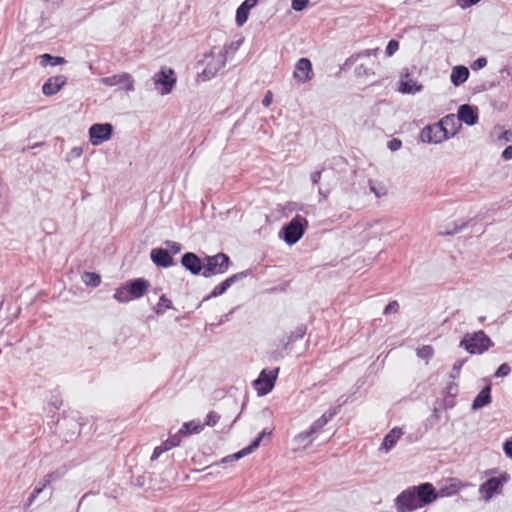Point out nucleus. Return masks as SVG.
<instances>
[{"mask_svg": "<svg viewBox=\"0 0 512 512\" xmlns=\"http://www.w3.org/2000/svg\"><path fill=\"white\" fill-rule=\"evenodd\" d=\"M492 345L493 342L483 331L472 334L468 333L460 342V347L464 348L470 354H482Z\"/></svg>", "mask_w": 512, "mask_h": 512, "instance_id": "obj_1", "label": "nucleus"}, {"mask_svg": "<svg viewBox=\"0 0 512 512\" xmlns=\"http://www.w3.org/2000/svg\"><path fill=\"white\" fill-rule=\"evenodd\" d=\"M203 265L202 276L209 278L214 275L224 274L229 269L230 258L224 253L206 256L203 259Z\"/></svg>", "mask_w": 512, "mask_h": 512, "instance_id": "obj_2", "label": "nucleus"}, {"mask_svg": "<svg viewBox=\"0 0 512 512\" xmlns=\"http://www.w3.org/2000/svg\"><path fill=\"white\" fill-rule=\"evenodd\" d=\"M307 226L308 221L304 217L296 215L282 228L281 233L283 234L284 241L289 245L295 244L301 239Z\"/></svg>", "mask_w": 512, "mask_h": 512, "instance_id": "obj_3", "label": "nucleus"}, {"mask_svg": "<svg viewBox=\"0 0 512 512\" xmlns=\"http://www.w3.org/2000/svg\"><path fill=\"white\" fill-rule=\"evenodd\" d=\"M204 61L206 66L199 74V77H201L203 81H206L213 78L225 66L226 56L225 53L215 54L211 51L209 54L205 55Z\"/></svg>", "mask_w": 512, "mask_h": 512, "instance_id": "obj_4", "label": "nucleus"}, {"mask_svg": "<svg viewBox=\"0 0 512 512\" xmlns=\"http://www.w3.org/2000/svg\"><path fill=\"white\" fill-rule=\"evenodd\" d=\"M175 72L172 68L162 67L159 72L153 76V82L156 89H159L161 95L169 94L176 84Z\"/></svg>", "mask_w": 512, "mask_h": 512, "instance_id": "obj_5", "label": "nucleus"}, {"mask_svg": "<svg viewBox=\"0 0 512 512\" xmlns=\"http://www.w3.org/2000/svg\"><path fill=\"white\" fill-rule=\"evenodd\" d=\"M454 134L455 131H446L441 125L436 123L422 129L420 132V140L424 143H441Z\"/></svg>", "mask_w": 512, "mask_h": 512, "instance_id": "obj_6", "label": "nucleus"}, {"mask_svg": "<svg viewBox=\"0 0 512 512\" xmlns=\"http://www.w3.org/2000/svg\"><path fill=\"white\" fill-rule=\"evenodd\" d=\"M113 126L110 123H97L89 128V138L92 145L97 146L112 137Z\"/></svg>", "mask_w": 512, "mask_h": 512, "instance_id": "obj_7", "label": "nucleus"}, {"mask_svg": "<svg viewBox=\"0 0 512 512\" xmlns=\"http://www.w3.org/2000/svg\"><path fill=\"white\" fill-rule=\"evenodd\" d=\"M279 369L270 370L267 372L263 370L259 377L254 381V387L258 392V395L263 396L268 394L274 387L277 379Z\"/></svg>", "mask_w": 512, "mask_h": 512, "instance_id": "obj_8", "label": "nucleus"}, {"mask_svg": "<svg viewBox=\"0 0 512 512\" xmlns=\"http://www.w3.org/2000/svg\"><path fill=\"white\" fill-rule=\"evenodd\" d=\"M507 474H502L499 477H492L480 485L479 492L485 501L490 500L494 494L499 493L501 487L508 480Z\"/></svg>", "mask_w": 512, "mask_h": 512, "instance_id": "obj_9", "label": "nucleus"}, {"mask_svg": "<svg viewBox=\"0 0 512 512\" xmlns=\"http://www.w3.org/2000/svg\"><path fill=\"white\" fill-rule=\"evenodd\" d=\"M396 507L398 512H411L420 508L418 498H416L415 489H408L403 491L396 498Z\"/></svg>", "mask_w": 512, "mask_h": 512, "instance_id": "obj_10", "label": "nucleus"}, {"mask_svg": "<svg viewBox=\"0 0 512 512\" xmlns=\"http://www.w3.org/2000/svg\"><path fill=\"white\" fill-rule=\"evenodd\" d=\"M272 434V430H267V429H264L260 434L259 436L247 447L243 448L242 450H240L239 452L237 453H234L232 455H229L227 457H224L221 462L222 463H226V462H229V461H235V460H239L240 458L250 454L251 452H253L255 449H257L262 441V439L265 437V436H269Z\"/></svg>", "mask_w": 512, "mask_h": 512, "instance_id": "obj_11", "label": "nucleus"}, {"mask_svg": "<svg viewBox=\"0 0 512 512\" xmlns=\"http://www.w3.org/2000/svg\"><path fill=\"white\" fill-rule=\"evenodd\" d=\"M313 70L311 61L307 58H301L295 65L293 77L301 83H305L312 79Z\"/></svg>", "mask_w": 512, "mask_h": 512, "instance_id": "obj_12", "label": "nucleus"}, {"mask_svg": "<svg viewBox=\"0 0 512 512\" xmlns=\"http://www.w3.org/2000/svg\"><path fill=\"white\" fill-rule=\"evenodd\" d=\"M247 275H248L247 271H242V272H239L237 274H234V275L228 277L222 283H220L219 285L215 286L214 289L212 290V292L207 297H205L204 300H208L210 298H214V297H218V296L222 295L235 282H237L238 280H241V279L247 277Z\"/></svg>", "mask_w": 512, "mask_h": 512, "instance_id": "obj_13", "label": "nucleus"}, {"mask_svg": "<svg viewBox=\"0 0 512 512\" xmlns=\"http://www.w3.org/2000/svg\"><path fill=\"white\" fill-rule=\"evenodd\" d=\"M415 489L416 498H418V503L420 505V508L432 503L436 500L437 494L435 493V489L432 484L430 483H424L419 485Z\"/></svg>", "mask_w": 512, "mask_h": 512, "instance_id": "obj_14", "label": "nucleus"}, {"mask_svg": "<svg viewBox=\"0 0 512 512\" xmlns=\"http://www.w3.org/2000/svg\"><path fill=\"white\" fill-rule=\"evenodd\" d=\"M101 82L106 86H116V85H122L123 89L126 91H132L134 90V81L130 74L128 73H122L118 75H113L109 77H104L101 79Z\"/></svg>", "mask_w": 512, "mask_h": 512, "instance_id": "obj_15", "label": "nucleus"}, {"mask_svg": "<svg viewBox=\"0 0 512 512\" xmlns=\"http://www.w3.org/2000/svg\"><path fill=\"white\" fill-rule=\"evenodd\" d=\"M181 264L193 275L202 274L203 272V260H201L195 253H185L181 258Z\"/></svg>", "mask_w": 512, "mask_h": 512, "instance_id": "obj_16", "label": "nucleus"}, {"mask_svg": "<svg viewBox=\"0 0 512 512\" xmlns=\"http://www.w3.org/2000/svg\"><path fill=\"white\" fill-rule=\"evenodd\" d=\"M67 83L65 75H56L50 77L42 86V92L45 96H52L58 93L62 87Z\"/></svg>", "mask_w": 512, "mask_h": 512, "instance_id": "obj_17", "label": "nucleus"}, {"mask_svg": "<svg viewBox=\"0 0 512 512\" xmlns=\"http://www.w3.org/2000/svg\"><path fill=\"white\" fill-rule=\"evenodd\" d=\"M458 120L472 126L478 121V111L476 107L469 104H463L458 109Z\"/></svg>", "mask_w": 512, "mask_h": 512, "instance_id": "obj_18", "label": "nucleus"}, {"mask_svg": "<svg viewBox=\"0 0 512 512\" xmlns=\"http://www.w3.org/2000/svg\"><path fill=\"white\" fill-rule=\"evenodd\" d=\"M151 260L154 264L159 267H170L173 265V258L169 254V252L162 248L152 249L150 253Z\"/></svg>", "mask_w": 512, "mask_h": 512, "instance_id": "obj_19", "label": "nucleus"}, {"mask_svg": "<svg viewBox=\"0 0 512 512\" xmlns=\"http://www.w3.org/2000/svg\"><path fill=\"white\" fill-rule=\"evenodd\" d=\"M127 286L132 299L140 298L147 292L149 282L143 278H137L130 281Z\"/></svg>", "mask_w": 512, "mask_h": 512, "instance_id": "obj_20", "label": "nucleus"}, {"mask_svg": "<svg viewBox=\"0 0 512 512\" xmlns=\"http://www.w3.org/2000/svg\"><path fill=\"white\" fill-rule=\"evenodd\" d=\"M422 85L418 84L408 73L402 76L400 80L399 91L404 94H415L422 90Z\"/></svg>", "mask_w": 512, "mask_h": 512, "instance_id": "obj_21", "label": "nucleus"}, {"mask_svg": "<svg viewBox=\"0 0 512 512\" xmlns=\"http://www.w3.org/2000/svg\"><path fill=\"white\" fill-rule=\"evenodd\" d=\"M491 402V387L488 385L484 387L479 394L475 397L472 403V409L478 410Z\"/></svg>", "mask_w": 512, "mask_h": 512, "instance_id": "obj_22", "label": "nucleus"}, {"mask_svg": "<svg viewBox=\"0 0 512 512\" xmlns=\"http://www.w3.org/2000/svg\"><path fill=\"white\" fill-rule=\"evenodd\" d=\"M469 77V70L465 66H455L452 69L450 79L454 86L463 84Z\"/></svg>", "mask_w": 512, "mask_h": 512, "instance_id": "obj_23", "label": "nucleus"}, {"mask_svg": "<svg viewBox=\"0 0 512 512\" xmlns=\"http://www.w3.org/2000/svg\"><path fill=\"white\" fill-rule=\"evenodd\" d=\"M336 414V410H329L325 412L320 418L315 420L309 427L310 433L313 435L318 433Z\"/></svg>", "mask_w": 512, "mask_h": 512, "instance_id": "obj_24", "label": "nucleus"}, {"mask_svg": "<svg viewBox=\"0 0 512 512\" xmlns=\"http://www.w3.org/2000/svg\"><path fill=\"white\" fill-rule=\"evenodd\" d=\"M403 435V431L400 428H394L392 429L383 439L382 447L385 450H390L392 447L395 446L397 441L400 439V437Z\"/></svg>", "mask_w": 512, "mask_h": 512, "instance_id": "obj_25", "label": "nucleus"}, {"mask_svg": "<svg viewBox=\"0 0 512 512\" xmlns=\"http://www.w3.org/2000/svg\"><path fill=\"white\" fill-rule=\"evenodd\" d=\"M313 434L309 430L298 433L294 438L293 442L297 445V449H306L313 442Z\"/></svg>", "mask_w": 512, "mask_h": 512, "instance_id": "obj_26", "label": "nucleus"}, {"mask_svg": "<svg viewBox=\"0 0 512 512\" xmlns=\"http://www.w3.org/2000/svg\"><path fill=\"white\" fill-rule=\"evenodd\" d=\"M39 58H40V65L43 67H46L48 65L57 66V65H62L64 63H66L65 58L60 57V56H52L47 53L41 55Z\"/></svg>", "mask_w": 512, "mask_h": 512, "instance_id": "obj_27", "label": "nucleus"}, {"mask_svg": "<svg viewBox=\"0 0 512 512\" xmlns=\"http://www.w3.org/2000/svg\"><path fill=\"white\" fill-rule=\"evenodd\" d=\"M204 425L201 424L199 421H190L186 422L182 425L180 429V434H184L185 436L192 434V433H199L203 429Z\"/></svg>", "mask_w": 512, "mask_h": 512, "instance_id": "obj_28", "label": "nucleus"}, {"mask_svg": "<svg viewBox=\"0 0 512 512\" xmlns=\"http://www.w3.org/2000/svg\"><path fill=\"white\" fill-rule=\"evenodd\" d=\"M81 280L86 286L91 287H98L101 283L100 275L94 272H84L81 276Z\"/></svg>", "mask_w": 512, "mask_h": 512, "instance_id": "obj_29", "label": "nucleus"}, {"mask_svg": "<svg viewBox=\"0 0 512 512\" xmlns=\"http://www.w3.org/2000/svg\"><path fill=\"white\" fill-rule=\"evenodd\" d=\"M57 478V476L53 473L47 474L44 479L39 483L40 487H36L34 489V499L38 494L45 491L48 486L51 484L52 481H54Z\"/></svg>", "mask_w": 512, "mask_h": 512, "instance_id": "obj_30", "label": "nucleus"}, {"mask_svg": "<svg viewBox=\"0 0 512 512\" xmlns=\"http://www.w3.org/2000/svg\"><path fill=\"white\" fill-rule=\"evenodd\" d=\"M114 298L121 303L129 302L132 300L128 286L116 289Z\"/></svg>", "mask_w": 512, "mask_h": 512, "instance_id": "obj_31", "label": "nucleus"}, {"mask_svg": "<svg viewBox=\"0 0 512 512\" xmlns=\"http://www.w3.org/2000/svg\"><path fill=\"white\" fill-rule=\"evenodd\" d=\"M174 446L172 445L171 441H169L168 439L166 441H164L160 446H157L154 451H153V454L151 456V460H156L162 453L172 449Z\"/></svg>", "mask_w": 512, "mask_h": 512, "instance_id": "obj_32", "label": "nucleus"}, {"mask_svg": "<svg viewBox=\"0 0 512 512\" xmlns=\"http://www.w3.org/2000/svg\"><path fill=\"white\" fill-rule=\"evenodd\" d=\"M455 116L453 114H450V115H446L445 117H443L440 122H438L439 125H441L444 130L446 131H455L456 130L454 129V125H455Z\"/></svg>", "mask_w": 512, "mask_h": 512, "instance_id": "obj_33", "label": "nucleus"}, {"mask_svg": "<svg viewBox=\"0 0 512 512\" xmlns=\"http://www.w3.org/2000/svg\"><path fill=\"white\" fill-rule=\"evenodd\" d=\"M249 12L246 8H244L243 6H239L237 8V11H236V23L238 26H243L247 19H248V16H249Z\"/></svg>", "mask_w": 512, "mask_h": 512, "instance_id": "obj_34", "label": "nucleus"}, {"mask_svg": "<svg viewBox=\"0 0 512 512\" xmlns=\"http://www.w3.org/2000/svg\"><path fill=\"white\" fill-rule=\"evenodd\" d=\"M434 354V350L430 345H424L417 349V356L421 359L429 360Z\"/></svg>", "mask_w": 512, "mask_h": 512, "instance_id": "obj_35", "label": "nucleus"}, {"mask_svg": "<svg viewBox=\"0 0 512 512\" xmlns=\"http://www.w3.org/2000/svg\"><path fill=\"white\" fill-rule=\"evenodd\" d=\"M172 302L166 298L165 295H162L160 297L159 303L157 304L156 313L161 314L164 312L165 309L171 308Z\"/></svg>", "mask_w": 512, "mask_h": 512, "instance_id": "obj_36", "label": "nucleus"}, {"mask_svg": "<svg viewBox=\"0 0 512 512\" xmlns=\"http://www.w3.org/2000/svg\"><path fill=\"white\" fill-rule=\"evenodd\" d=\"M306 333V327L304 325L298 326L289 336V341L293 342L297 339H301Z\"/></svg>", "mask_w": 512, "mask_h": 512, "instance_id": "obj_37", "label": "nucleus"}, {"mask_svg": "<svg viewBox=\"0 0 512 512\" xmlns=\"http://www.w3.org/2000/svg\"><path fill=\"white\" fill-rule=\"evenodd\" d=\"M398 48L399 42L397 40L392 39L388 42L385 53L388 57H390L398 50Z\"/></svg>", "mask_w": 512, "mask_h": 512, "instance_id": "obj_38", "label": "nucleus"}, {"mask_svg": "<svg viewBox=\"0 0 512 512\" xmlns=\"http://www.w3.org/2000/svg\"><path fill=\"white\" fill-rule=\"evenodd\" d=\"M510 371H511L510 366L506 363H503L498 367L494 376L495 377H505V376L509 375Z\"/></svg>", "mask_w": 512, "mask_h": 512, "instance_id": "obj_39", "label": "nucleus"}, {"mask_svg": "<svg viewBox=\"0 0 512 512\" xmlns=\"http://www.w3.org/2000/svg\"><path fill=\"white\" fill-rule=\"evenodd\" d=\"M220 419V416L214 412V411H211L210 413H208L207 417H206V421H205V424L204 425H207V426H214L217 424V422L219 421Z\"/></svg>", "mask_w": 512, "mask_h": 512, "instance_id": "obj_40", "label": "nucleus"}, {"mask_svg": "<svg viewBox=\"0 0 512 512\" xmlns=\"http://www.w3.org/2000/svg\"><path fill=\"white\" fill-rule=\"evenodd\" d=\"M309 0H292V8L295 11H302L307 7Z\"/></svg>", "mask_w": 512, "mask_h": 512, "instance_id": "obj_41", "label": "nucleus"}, {"mask_svg": "<svg viewBox=\"0 0 512 512\" xmlns=\"http://www.w3.org/2000/svg\"><path fill=\"white\" fill-rule=\"evenodd\" d=\"M165 245L171 250L172 253L177 254L182 250V245L178 242L167 240Z\"/></svg>", "mask_w": 512, "mask_h": 512, "instance_id": "obj_42", "label": "nucleus"}, {"mask_svg": "<svg viewBox=\"0 0 512 512\" xmlns=\"http://www.w3.org/2000/svg\"><path fill=\"white\" fill-rule=\"evenodd\" d=\"M487 65V59L485 57H480L476 59L473 64L471 65V68L473 70H479L484 68Z\"/></svg>", "mask_w": 512, "mask_h": 512, "instance_id": "obj_43", "label": "nucleus"}, {"mask_svg": "<svg viewBox=\"0 0 512 512\" xmlns=\"http://www.w3.org/2000/svg\"><path fill=\"white\" fill-rule=\"evenodd\" d=\"M464 362H465L464 360H457V361L454 363L453 368H452V372H451V374H450V376H451L452 378H456V377L459 375L460 370H461V368H462V366H463Z\"/></svg>", "mask_w": 512, "mask_h": 512, "instance_id": "obj_44", "label": "nucleus"}, {"mask_svg": "<svg viewBox=\"0 0 512 512\" xmlns=\"http://www.w3.org/2000/svg\"><path fill=\"white\" fill-rule=\"evenodd\" d=\"M399 309V304L397 301L390 302L384 309V314H389L392 312H397Z\"/></svg>", "mask_w": 512, "mask_h": 512, "instance_id": "obj_45", "label": "nucleus"}, {"mask_svg": "<svg viewBox=\"0 0 512 512\" xmlns=\"http://www.w3.org/2000/svg\"><path fill=\"white\" fill-rule=\"evenodd\" d=\"M355 72H356L357 76H364V75L373 74V72H371V70L368 69L363 64L357 66L356 69H355Z\"/></svg>", "mask_w": 512, "mask_h": 512, "instance_id": "obj_46", "label": "nucleus"}, {"mask_svg": "<svg viewBox=\"0 0 512 512\" xmlns=\"http://www.w3.org/2000/svg\"><path fill=\"white\" fill-rule=\"evenodd\" d=\"M402 146V142L401 140L399 139H392L388 142V148L391 150V151H397L398 149H400Z\"/></svg>", "mask_w": 512, "mask_h": 512, "instance_id": "obj_47", "label": "nucleus"}, {"mask_svg": "<svg viewBox=\"0 0 512 512\" xmlns=\"http://www.w3.org/2000/svg\"><path fill=\"white\" fill-rule=\"evenodd\" d=\"M479 1L480 0H456L457 4L464 9L477 4Z\"/></svg>", "mask_w": 512, "mask_h": 512, "instance_id": "obj_48", "label": "nucleus"}, {"mask_svg": "<svg viewBox=\"0 0 512 512\" xmlns=\"http://www.w3.org/2000/svg\"><path fill=\"white\" fill-rule=\"evenodd\" d=\"M183 436H185V435L180 434V430H179L175 435L171 436L168 440L171 441V443L174 447H176L180 444Z\"/></svg>", "mask_w": 512, "mask_h": 512, "instance_id": "obj_49", "label": "nucleus"}, {"mask_svg": "<svg viewBox=\"0 0 512 512\" xmlns=\"http://www.w3.org/2000/svg\"><path fill=\"white\" fill-rule=\"evenodd\" d=\"M321 175H322V171H315L313 173H311L310 175V179H311V182L313 185H316L319 183L320 179H321Z\"/></svg>", "mask_w": 512, "mask_h": 512, "instance_id": "obj_50", "label": "nucleus"}, {"mask_svg": "<svg viewBox=\"0 0 512 512\" xmlns=\"http://www.w3.org/2000/svg\"><path fill=\"white\" fill-rule=\"evenodd\" d=\"M240 45H241V41L232 42L229 46L224 47V51H222L221 53H225V55H226L229 52V50L235 51L239 48Z\"/></svg>", "mask_w": 512, "mask_h": 512, "instance_id": "obj_51", "label": "nucleus"}, {"mask_svg": "<svg viewBox=\"0 0 512 512\" xmlns=\"http://www.w3.org/2000/svg\"><path fill=\"white\" fill-rule=\"evenodd\" d=\"M503 449L506 455L512 458V438L505 442Z\"/></svg>", "mask_w": 512, "mask_h": 512, "instance_id": "obj_52", "label": "nucleus"}, {"mask_svg": "<svg viewBox=\"0 0 512 512\" xmlns=\"http://www.w3.org/2000/svg\"><path fill=\"white\" fill-rule=\"evenodd\" d=\"M272 98H273V94L271 91H268L263 100H262V104L265 106V107H268L270 106V104L272 103Z\"/></svg>", "mask_w": 512, "mask_h": 512, "instance_id": "obj_53", "label": "nucleus"}, {"mask_svg": "<svg viewBox=\"0 0 512 512\" xmlns=\"http://www.w3.org/2000/svg\"><path fill=\"white\" fill-rule=\"evenodd\" d=\"M502 157L505 160L512 159V145H510L504 149V151L502 152Z\"/></svg>", "mask_w": 512, "mask_h": 512, "instance_id": "obj_54", "label": "nucleus"}, {"mask_svg": "<svg viewBox=\"0 0 512 512\" xmlns=\"http://www.w3.org/2000/svg\"><path fill=\"white\" fill-rule=\"evenodd\" d=\"M258 0H245L241 6L246 8L248 11H250L256 4Z\"/></svg>", "mask_w": 512, "mask_h": 512, "instance_id": "obj_55", "label": "nucleus"}, {"mask_svg": "<svg viewBox=\"0 0 512 512\" xmlns=\"http://www.w3.org/2000/svg\"><path fill=\"white\" fill-rule=\"evenodd\" d=\"M377 52H378V49H368V50H365L362 53H360L359 56H367V57H369L371 55L375 56L377 54Z\"/></svg>", "mask_w": 512, "mask_h": 512, "instance_id": "obj_56", "label": "nucleus"}, {"mask_svg": "<svg viewBox=\"0 0 512 512\" xmlns=\"http://www.w3.org/2000/svg\"><path fill=\"white\" fill-rule=\"evenodd\" d=\"M318 193L323 199H326L330 193V190L328 189L324 191L323 189L319 188Z\"/></svg>", "mask_w": 512, "mask_h": 512, "instance_id": "obj_57", "label": "nucleus"}, {"mask_svg": "<svg viewBox=\"0 0 512 512\" xmlns=\"http://www.w3.org/2000/svg\"><path fill=\"white\" fill-rule=\"evenodd\" d=\"M461 230V227H455V229L453 231H448V232H445V233H442L443 235H453L457 232H459Z\"/></svg>", "mask_w": 512, "mask_h": 512, "instance_id": "obj_58", "label": "nucleus"}, {"mask_svg": "<svg viewBox=\"0 0 512 512\" xmlns=\"http://www.w3.org/2000/svg\"><path fill=\"white\" fill-rule=\"evenodd\" d=\"M511 136H512V133H511V132H509V131H505V132L503 133V138H504L506 141H509Z\"/></svg>", "mask_w": 512, "mask_h": 512, "instance_id": "obj_59", "label": "nucleus"}, {"mask_svg": "<svg viewBox=\"0 0 512 512\" xmlns=\"http://www.w3.org/2000/svg\"><path fill=\"white\" fill-rule=\"evenodd\" d=\"M73 152L75 153L76 156H80L82 154V149L81 148H74Z\"/></svg>", "mask_w": 512, "mask_h": 512, "instance_id": "obj_60", "label": "nucleus"}, {"mask_svg": "<svg viewBox=\"0 0 512 512\" xmlns=\"http://www.w3.org/2000/svg\"><path fill=\"white\" fill-rule=\"evenodd\" d=\"M32 504V493L27 497V505Z\"/></svg>", "mask_w": 512, "mask_h": 512, "instance_id": "obj_61", "label": "nucleus"}, {"mask_svg": "<svg viewBox=\"0 0 512 512\" xmlns=\"http://www.w3.org/2000/svg\"><path fill=\"white\" fill-rule=\"evenodd\" d=\"M454 386H455V385L451 383V384H450V386H449V389H450V390H451V389H454Z\"/></svg>", "mask_w": 512, "mask_h": 512, "instance_id": "obj_62", "label": "nucleus"}]
</instances>
